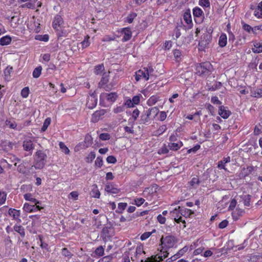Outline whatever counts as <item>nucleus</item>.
I'll list each match as a JSON object with an SVG mask.
<instances>
[{
    "instance_id": "nucleus-27",
    "label": "nucleus",
    "mask_w": 262,
    "mask_h": 262,
    "mask_svg": "<svg viewBox=\"0 0 262 262\" xmlns=\"http://www.w3.org/2000/svg\"><path fill=\"white\" fill-rule=\"evenodd\" d=\"M13 228L14 231L18 233L22 237L25 236V229L21 226L15 225Z\"/></svg>"
},
{
    "instance_id": "nucleus-57",
    "label": "nucleus",
    "mask_w": 262,
    "mask_h": 262,
    "mask_svg": "<svg viewBox=\"0 0 262 262\" xmlns=\"http://www.w3.org/2000/svg\"><path fill=\"white\" fill-rule=\"evenodd\" d=\"M199 4L201 6L207 8L210 7V2L209 0H200Z\"/></svg>"
},
{
    "instance_id": "nucleus-56",
    "label": "nucleus",
    "mask_w": 262,
    "mask_h": 262,
    "mask_svg": "<svg viewBox=\"0 0 262 262\" xmlns=\"http://www.w3.org/2000/svg\"><path fill=\"white\" fill-rule=\"evenodd\" d=\"M174 34L173 35V36H174L175 37H173V39H177L181 35L180 30L178 26H177L176 27L175 29L174 30Z\"/></svg>"
},
{
    "instance_id": "nucleus-53",
    "label": "nucleus",
    "mask_w": 262,
    "mask_h": 262,
    "mask_svg": "<svg viewBox=\"0 0 262 262\" xmlns=\"http://www.w3.org/2000/svg\"><path fill=\"white\" fill-rule=\"evenodd\" d=\"M106 161L108 163L115 164L117 162V159L113 156H109L106 158Z\"/></svg>"
},
{
    "instance_id": "nucleus-17",
    "label": "nucleus",
    "mask_w": 262,
    "mask_h": 262,
    "mask_svg": "<svg viewBox=\"0 0 262 262\" xmlns=\"http://www.w3.org/2000/svg\"><path fill=\"white\" fill-rule=\"evenodd\" d=\"M108 76L105 74L104 73L103 74V76L100 80V81L98 83V87L99 88H103L104 87L108 84Z\"/></svg>"
},
{
    "instance_id": "nucleus-18",
    "label": "nucleus",
    "mask_w": 262,
    "mask_h": 262,
    "mask_svg": "<svg viewBox=\"0 0 262 262\" xmlns=\"http://www.w3.org/2000/svg\"><path fill=\"white\" fill-rule=\"evenodd\" d=\"M227 40L226 35L224 33L221 34L219 40V46L222 48L225 47L227 44Z\"/></svg>"
},
{
    "instance_id": "nucleus-34",
    "label": "nucleus",
    "mask_w": 262,
    "mask_h": 262,
    "mask_svg": "<svg viewBox=\"0 0 262 262\" xmlns=\"http://www.w3.org/2000/svg\"><path fill=\"white\" fill-rule=\"evenodd\" d=\"M203 11L200 8L196 7L193 9V14L194 17H200L203 14Z\"/></svg>"
},
{
    "instance_id": "nucleus-24",
    "label": "nucleus",
    "mask_w": 262,
    "mask_h": 262,
    "mask_svg": "<svg viewBox=\"0 0 262 262\" xmlns=\"http://www.w3.org/2000/svg\"><path fill=\"white\" fill-rule=\"evenodd\" d=\"M93 188L91 192V195L92 197L95 198H99L100 193L98 189L97 186L96 185H93Z\"/></svg>"
},
{
    "instance_id": "nucleus-30",
    "label": "nucleus",
    "mask_w": 262,
    "mask_h": 262,
    "mask_svg": "<svg viewBox=\"0 0 262 262\" xmlns=\"http://www.w3.org/2000/svg\"><path fill=\"white\" fill-rule=\"evenodd\" d=\"M189 183L191 186L196 188L197 186L200 184V181H199L198 177H194L191 180Z\"/></svg>"
},
{
    "instance_id": "nucleus-19",
    "label": "nucleus",
    "mask_w": 262,
    "mask_h": 262,
    "mask_svg": "<svg viewBox=\"0 0 262 262\" xmlns=\"http://www.w3.org/2000/svg\"><path fill=\"white\" fill-rule=\"evenodd\" d=\"M24 198L26 200L29 201L33 203H34L35 205L40 204L41 203L37 201L36 199L32 197V195L31 193H26L24 195Z\"/></svg>"
},
{
    "instance_id": "nucleus-46",
    "label": "nucleus",
    "mask_w": 262,
    "mask_h": 262,
    "mask_svg": "<svg viewBox=\"0 0 262 262\" xmlns=\"http://www.w3.org/2000/svg\"><path fill=\"white\" fill-rule=\"evenodd\" d=\"M29 91L28 87L24 88L21 91V96L23 98H27L29 95Z\"/></svg>"
},
{
    "instance_id": "nucleus-51",
    "label": "nucleus",
    "mask_w": 262,
    "mask_h": 262,
    "mask_svg": "<svg viewBox=\"0 0 262 262\" xmlns=\"http://www.w3.org/2000/svg\"><path fill=\"white\" fill-rule=\"evenodd\" d=\"M100 140L105 141L110 139V135L108 133H102L99 135Z\"/></svg>"
},
{
    "instance_id": "nucleus-64",
    "label": "nucleus",
    "mask_w": 262,
    "mask_h": 262,
    "mask_svg": "<svg viewBox=\"0 0 262 262\" xmlns=\"http://www.w3.org/2000/svg\"><path fill=\"white\" fill-rule=\"evenodd\" d=\"M6 124L10 128H13V129L15 128L17 126L16 124L14 122H11L10 121H9V120L6 121Z\"/></svg>"
},
{
    "instance_id": "nucleus-11",
    "label": "nucleus",
    "mask_w": 262,
    "mask_h": 262,
    "mask_svg": "<svg viewBox=\"0 0 262 262\" xmlns=\"http://www.w3.org/2000/svg\"><path fill=\"white\" fill-rule=\"evenodd\" d=\"M23 146L25 150L29 151L30 152V154H32V151L34 148V145L31 140H25L23 142Z\"/></svg>"
},
{
    "instance_id": "nucleus-62",
    "label": "nucleus",
    "mask_w": 262,
    "mask_h": 262,
    "mask_svg": "<svg viewBox=\"0 0 262 262\" xmlns=\"http://www.w3.org/2000/svg\"><path fill=\"white\" fill-rule=\"evenodd\" d=\"M136 16L137 15L135 13L129 14L127 17V22L129 23H132Z\"/></svg>"
},
{
    "instance_id": "nucleus-7",
    "label": "nucleus",
    "mask_w": 262,
    "mask_h": 262,
    "mask_svg": "<svg viewBox=\"0 0 262 262\" xmlns=\"http://www.w3.org/2000/svg\"><path fill=\"white\" fill-rule=\"evenodd\" d=\"M105 191L108 193L117 194L120 192V189L116 187L113 183H108L105 186Z\"/></svg>"
},
{
    "instance_id": "nucleus-14",
    "label": "nucleus",
    "mask_w": 262,
    "mask_h": 262,
    "mask_svg": "<svg viewBox=\"0 0 262 262\" xmlns=\"http://www.w3.org/2000/svg\"><path fill=\"white\" fill-rule=\"evenodd\" d=\"M13 143L6 140L2 141L1 143V147H2L4 151H8L12 149Z\"/></svg>"
},
{
    "instance_id": "nucleus-15",
    "label": "nucleus",
    "mask_w": 262,
    "mask_h": 262,
    "mask_svg": "<svg viewBox=\"0 0 262 262\" xmlns=\"http://www.w3.org/2000/svg\"><path fill=\"white\" fill-rule=\"evenodd\" d=\"M62 23L63 19L61 16L59 15H56L54 17L52 26L54 29H57V27H60Z\"/></svg>"
},
{
    "instance_id": "nucleus-44",
    "label": "nucleus",
    "mask_w": 262,
    "mask_h": 262,
    "mask_svg": "<svg viewBox=\"0 0 262 262\" xmlns=\"http://www.w3.org/2000/svg\"><path fill=\"white\" fill-rule=\"evenodd\" d=\"M95 253L100 256H102L104 253V249L102 246H99L95 251Z\"/></svg>"
},
{
    "instance_id": "nucleus-2",
    "label": "nucleus",
    "mask_w": 262,
    "mask_h": 262,
    "mask_svg": "<svg viewBox=\"0 0 262 262\" xmlns=\"http://www.w3.org/2000/svg\"><path fill=\"white\" fill-rule=\"evenodd\" d=\"M35 155L36 158L35 159V165L34 167L35 169H42L46 164V159L47 158V155L44 151L39 150L36 152Z\"/></svg>"
},
{
    "instance_id": "nucleus-33",
    "label": "nucleus",
    "mask_w": 262,
    "mask_h": 262,
    "mask_svg": "<svg viewBox=\"0 0 262 262\" xmlns=\"http://www.w3.org/2000/svg\"><path fill=\"white\" fill-rule=\"evenodd\" d=\"M182 142H180V143H169L168 145L170 149L173 150H177L182 146Z\"/></svg>"
},
{
    "instance_id": "nucleus-41",
    "label": "nucleus",
    "mask_w": 262,
    "mask_h": 262,
    "mask_svg": "<svg viewBox=\"0 0 262 262\" xmlns=\"http://www.w3.org/2000/svg\"><path fill=\"white\" fill-rule=\"evenodd\" d=\"M110 228L107 227H103L101 234V236L103 239L109 236V229Z\"/></svg>"
},
{
    "instance_id": "nucleus-13",
    "label": "nucleus",
    "mask_w": 262,
    "mask_h": 262,
    "mask_svg": "<svg viewBox=\"0 0 262 262\" xmlns=\"http://www.w3.org/2000/svg\"><path fill=\"white\" fill-rule=\"evenodd\" d=\"M122 33L124 34L122 38L123 41H126L129 40L132 37V31L129 28H123L122 30Z\"/></svg>"
},
{
    "instance_id": "nucleus-4",
    "label": "nucleus",
    "mask_w": 262,
    "mask_h": 262,
    "mask_svg": "<svg viewBox=\"0 0 262 262\" xmlns=\"http://www.w3.org/2000/svg\"><path fill=\"white\" fill-rule=\"evenodd\" d=\"M160 242L161 245L162 246V249L165 248L166 249L171 248L175 244L174 237L171 235L167 236L165 238L162 236Z\"/></svg>"
},
{
    "instance_id": "nucleus-20",
    "label": "nucleus",
    "mask_w": 262,
    "mask_h": 262,
    "mask_svg": "<svg viewBox=\"0 0 262 262\" xmlns=\"http://www.w3.org/2000/svg\"><path fill=\"white\" fill-rule=\"evenodd\" d=\"M11 37L8 35L2 37L0 39V45L5 46L9 45L11 42Z\"/></svg>"
},
{
    "instance_id": "nucleus-43",
    "label": "nucleus",
    "mask_w": 262,
    "mask_h": 262,
    "mask_svg": "<svg viewBox=\"0 0 262 262\" xmlns=\"http://www.w3.org/2000/svg\"><path fill=\"white\" fill-rule=\"evenodd\" d=\"M51 123V119L47 118L44 121L43 126L41 128V131L45 132L47 129L48 127Z\"/></svg>"
},
{
    "instance_id": "nucleus-38",
    "label": "nucleus",
    "mask_w": 262,
    "mask_h": 262,
    "mask_svg": "<svg viewBox=\"0 0 262 262\" xmlns=\"http://www.w3.org/2000/svg\"><path fill=\"white\" fill-rule=\"evenodd\" d=\"M127 206L126 203H120L118 204V209L116 211L118 213H122Z\"/></svg>"
},
{
    "instance_id": "nucleus-58",
    "label": "nucleus",
    "mask_w": 262,
    "mask_h": 262,
    "mask_svg": "<svg viewBox=\"0 0 262 262\" xmlns=\"http://www.w3.org/2000/svg\"><path fill=\"white\" fill-rule=\"evenodd\" d=\"M236 204H237L236 200L234 199H232L230 202V205L228 208L229 210H233L235 208Z\"/></svg>"
},
{
    "instance_id": "nucleus-31",
    "label": "nucleus",
    "mask_w": 262,
    "mask_h": 262,
    "mask_svg": "<svg viewBox=\"0 0 262 262\" xmlns=\"http://www.w3.org/2000/svg\"><path fill=\"white\" fill-rule=\"evenodd\" d=\"M62 255L70 259L73 256V254L67 248H64L61 250Z\"/></svg>"
},
{
    "instance_id": "nucleus-55",
    "label": "nucleus",
    "mask_w": 262,
    "mask_h": 262,
    "mask_svg": "<svg viewBox=\"0 0 262 262\" xmlns=\"http://www.w3.org/2000/svg\"><path fill=\"white\" fill-rule=\"evenodd\" d=\"M7 194L5 192H2L0 194V204H4L6 200Z\"/></svg>"
},
{
    "instance_id": "nucleus-10",
    "label": "nucleus",
    "mask_w": 262,
    "mask_h": 262,
    "mask_svg": "<svg viewBox=\"0 0 262 262\" xmlns=\"http://www.w3.org/2000/svg\"><path fill=\"white\" fill-rule=\"evenodd\" d=\"M43 207L39 206L37 205H30L28 203H25L24 205V210L28 212H34L37 210H40Z\"/></svg>"
},
{
    "instance_id": "nucleus-49",
    "label": "nucleus",
    "mask_w": 262,
    "mask_h": 262,
    "mask_svg": "<svg viewBox=\"0 0 262 262\" xmlns=\"http://www.w3.org/2000/svg\"><path fill=\"white\" fill-rule=\"evenodd\" d=\"M95 157H96V155H95V152L91 151L89 154L88 156L86 158L87 162H90V163L92 162L93 161V160L95 158Z\"/></svg>"
},
{
    "instance_id": "nucleus-25",
    "label": "nucleus",
    "mask_w": 262,
    "mask_h": 262,
    "mask_svg": "<svg viewBox=\"0 0 262 262\" xmlns=\"http://www.w3.org/2000/svg\"><path fill=\"white\" fill-rule=\"evenodd\" d=\"M230 161V158L229 157L227 158H224L222 160L219 162L217 167L220 169H226L225 168V164L228 162H229Z\"/></svg>"
},
{
    "instance_id": "nucleus-8",
    "label": "nucleus",
    "mask_w": 262,
    "mask_h": 262,
    "mask_svg": "<svg viewBox=\"0 0 262 262\" xmlns=\"http://www.w3.org/2000/svg\"><path fill=\"white\" fill-rule=\"evenodd\" d=\"M97 98H96L95 94L93 93L88 98L86 106L90 109L94 108L97 105Z\"/></svg>"
},
{
    "instance_id": "nucleus-35",
    "label": "nucleus",
    "mask_w": 262,
    "mask_h": 262,
    "mask_svg": "<svg viewBox=\"0 0 262 262\" xmlns=\"http://www.w3.org/2000/svg\"><path fill=\"white\" fill-rule=\"evenodd\" d=\"M9 213L10 215H12L14 219H16L20 215L19 211L15 209H9Z\"/></svg>"
},
{
    "instance_id": "nucleus-50",
    "label": "nucleus",
    "mask_w": 262,
    "mask_h": 262,
    "mask_svg": "<svg viewBox=\"0 0 262 262\" xmlns=\"http://www.w3.org/2000/svg\"><path fill=\"white\" fill-rule=\"evenodd\" d=\"M95 164L98 167H101L103 165L102 158L101 157H98L95 162Z\"/></svg>"
},
{
    "instance_id": "nucleus-12",
    "label": "nucleus",
    "mask_w": 262,
    "mask_h": 262,
    "mask_svg": "<svg viewBox=\"0 0 262 262\" xmlns=\"http://www.w3.org/2000/svg\"><path fill=\"white\" fill-rule=\"evenodd\" d=\"M219 115L224 119H227L231 115V112L226 109L224 106H220L219 110Z\"/></svg>"
},
{
    "instance_id": "nucleus-59",
    "label": "nucleus",
    "mask_w": 262,
    "mask_h": 262,
    "mask_svg": "<svg viewBox=\"0 0 262 262\" xmlns=\"http://www.w3.org/2000/svg\"><path fill=\"white\" fill-rule=\"evenodd\" d=\"M254 14L257 18H260L262 16V10L256 7L254 10Z\"/></svg>"
},
{
    "instance_id": "nucleus-1",
    "label": "nucleus",
    "mask_w": 262,
    "mask_h": 262,
    "mask_svg": "<svg viewBox=\"0 0 262 262\" xmlns=\"http://www.w3.org/2000/svg\"><path fill=\"white\" fill-rule=\"evenodd\" d=\"M212 69V66L209 62H205L196 66V74L201 76H206L210 75Z\"/></svg>"
},
{
    "instance_id": "nucleus-48",
    "label": "nucleus",
    "mask_w": 262,
    "mask_h": 262,
    "mask_svg": "<svg viewBox=\"0 0 262 262\" xmlns=\"http://www.w3.org/2000/svg\"><path fill=\"white\" fill-rule=\"evenodd\" d=\"M145 73L146 74L147 76L149 77V76L152 75V73L154 72V69L151 66H148L146 68H144Z\"/></svg>"
},
{
    "instance_id": "nucleus-5",
    "label": "nucleus",
    "mask_w": 262,
    "mask_h": 262,
    "mask_svg": "<svg viewBox=\"0 0 262 262\" xmlns=\"http://www.w3.org/2000/svg\"><path fill=\"white\" fill-rule=\"evenodd\" d=\"M84 144H79V145H77L75 148V150H78L80 148H84L89 147L91 146L93 143V138L91 137V136L89 134H87L84 139Z\"/></svg>"
},
{
    "instance_id": "nucleus-36",
    "label": "nucleus",
    "mask_w": 262,
    "mask_h": 262,
    "mask_svg": "<svg viewBox=\"0 0 262 262\" xmlns=\"http://www.w3.org/2000/svg\"><path fill=\"white\" fill-rule=\"evenodd\" d=\"M42 68L41 66H39L36 68L33 72V76L34 78H37L39 77L41 74Z\"/></svg>"
},
{
    "instance_id": "nucleus-32",
    "label": "nucleus",
    "mask_w": 262,
    "mask_h": 262,
    "mask_svg": "<svg viewBox=\"0 0 262 262\" xmlns=\"http://www.w3.org/2000/svg\"><path fill=\"white\" fill-rule=\"evenodd\" d=\"M106 95H107V100L110 102H114L118 96L116 93L115 92L106 94Z\"/></svg>"
},
{
    "instance_id": "nucleus-63",
    "label": "nucleus",
    "mask_w": 262,
    "mask_h": 262,
    "mask_svg": "<svg viewBox=\"0 0 262 262\" xmlns=\"http://www.w3.org/2000/svg\"><path fill=\"white\" fill-rule=\"evenodd\" d=\"M136 205L138 206H141L145 202V200L143 198H137L135 200Z\"/></svg>"
},
{
    "instance_id": "nucleus-3",
    "label": "nucleus",
    "mask_w": 262,
    "mask_h": 262,
    "mask_svg": "<svg viewBox=\"0 0 262 262\" xmlns=\"http://www.w3.org/2000/svg\"><path fill=\"white\" fill-rule=\"evenodd\" d=\"M211 32H207L204 34L201 37V40L199 43V49L201 51L204 50L206 48L210 47V44L212 40Z\"/></svg>"
},
{
    "instance_id": "nucleus-61",
    "label": "nucleus",
    "mask_w": 262,
    "mask_h": 262,
    "mask_svg": "<svg viewBox=\"0 0 262 262\" xmlns=\"http://www.w3.org/2000/svg\"><path fill=\"white\" fill-rule=\"evenodd\" d=\"M222 83L221 82H216L212 86V88L210 89V90H212L213 91H215L217 89H220L222 86Z\"/></svg>"
},
{
    "instance_id": "nucleus-52",
    "label": "nucleus",
    "mask_w": 262,
    "mask_h": 262,
    "mask_svg": "<svg viewBox=\"0 0 262 262\" xmlns=\"http://www.w3.org/2000/svg\"><path fill=\"white\" fill-rule=\"evenodd\" d=\"M112 258L113 257L112 255H107L99 259L98 262H110L112 260Z\"/></svg>"
},
{
    "instance_id": "nucleus-16",
    "label": "nucleus",
    "mask_w": 262,
    "mask_h": 262,
    "mask_svg": "<svg viewBox=\"0 0 262 262\" xmlns=\"http://www.w3.org/2000/svg\"><path fill=\"white\" fill-rule=\"evenodd\" d=\"M141 77L144 78L146 80H148V76H147L145 72L143 70H139L136 72L135 79L137 81H138L141 79Z\"/></svg>"
},
{
    "instance_id": "nucleus-21",
    "label": "nucleus",
    "mask_w": 262,
    "mask_h": 262,
    "mask_svg": "<svg viewBox=\"0 0 262 262\" xmlns=\"http://www.w3.org/2000/svg\"><path fill=\"white\" fill-rule=\"evenodd\" d=\"M245 206H249L250 205V200L251 196L249 194L244 195L240 196Z\"/></svg>"
},
{
    "instance_id": "nucleus-45",
    "label": "nucleus",
    "mask_w": 262,
    "mask_h": 262,
    "mask_svg": "<svg viewBox=\"0 0 262 262\" xmlns=\"http://www.w3.org/2000/svg\"><path fill=\"white\" fill-rule=\"evenodd\" d=\"M188 250V247L186 246L184 247L181 250H180L178 253L175 254L176 256L177 257V258L182 256Z\"/></svg>"
},
{
    "instance_id": "nucleus-54",
    "label": "nucleus",
    "mask_w": 262,
    "mask_h": 262,
    "mask_svg": "<svg viewBox=\"0 0 262 262\" xmlns=\"http://www.w3.org/2000/svg\"><path fill=\"white\" fill-rule=\"evenodd\" d=\"M89 37L88 36H85L84 40L81 42L83 48H86L89 46Z\"/></svg>"
},
{
    "instance_id": "nucleus-47",
    "label": "nucleus",
    "mask_w": 262,
    "mask_h": 262,
    "mask_svg": "<svg viewBox=\"0 0 262 262\" xmlns=\"http://www.w3.org/2000/svg\"><path fill=\"white\" fill-rule=\"evenodd\" d=\"M253 96L256 98L262 97V88L257 89L253 93Z\"/></svg>"
},
{
    "instance_id": "nucleus-22",
    "label": "nucleus",
    "mask_w": 262,
    "mask_h": 262,
    "mask_svg": "<svg viewBox=\"0 0 262 262\" xmlns=\"http://www.w3.org/2000/svg\"><path fill=\"white\" fill-rule=\"evenodd\" d=\"M183 18L187 24H190L192 23L191 15L190 14V11L189 9L185 12L183 15Z\"/></svg>"
},
{
    "instance_id": "nucleus-29",
    "label": "nucleus",
    "mask_w": 262,
    "mask_h": 262,
    "mask_svg": "<svg viewBox=\"0 0 262 262\" xmlns=\"http://www.w3.org/2000/svg\"><path fill=\"white\" fill-rule=\"evenodd\" d=\"M159 100V97L158 96H152L147 101V104L149 106L154 105Z\"/></svg>"
},
{
    "instance_id": "nucleus-28",
    "label": "nucleus",
    "mask_w": 262,
    "mask_h": 262,
    "mask_svg": "<svg viewBox=\"0 0 262 262\" xmlns=\"http://www.w3.org/2000/svg\"><path fill=\"white\" fill-rule=\"evenodd\" d=\"M104 71V67L103 64H98L95 67L94 73L96 75L101 74Z\"/></svg>"
},
{
    "instance_id": "nucleus-40",
    "label": "nucleus",
    "mask_w": 262,
    "mask_h": 262,
    "mask_svg": "<svg viewBox=\"0 0 262 262\" xmlns=\"http://www.w3.org/2000/svg\"><path fill=\"white\" fill-rule=\"evenodd\" d=\"M59 146L60 148L61 149L62 151L64 152L65 154H69L70 152L69 149L66 146L64 143L60 142L59 143Z\"/></svg>"
},
{
    "instance_id": "nucleus-26",
    "label": "nucleus",
    "mask_w": 262,
    "mask_h": 262,
    "mask_svg": "<svg viewBox=\"0 0 262 262\" xmlns=\"http://www.w3.org/2000/svg\"><path fill=\"white\" fill-rule=\"evenodd\" d=\"M254 48L252 49V52L255 53H262V44L256 42L254 44Z\"/></svg>"
},
{
    "instance_id": "nucleus-23",
    "label": "nucleus",
    "mask_w": 262,
    "mask_h": 262,
    "mask_svg": "<svg viewBox=\"0 0 262 262\" xmlns=\"http://www.w3.org/2000/svg\"><path fill=\"white\" fill-rule=\"evenodd\" d=\"M117 82V81L116 79L114 78L111 82H110L104 87V90L106 91H111L116 85Z\"/></svg>"
},
{
    "instance_id": "nucleus-37",
    "label": "nucleus",
    "mask_w": 262,
    "mask_h": 262,
    "mask_svg": "<svg viewBox=\"0 0 262 262\" xmlns=\"http://www.w3.org/2000/svg\"><path fill=\"white\" fill-rule=\"evenodd\" d=\"M35 39L40 41H47L49 40V35L47 34H45L43 35H37L35 36Z\"/></svg>"
},
{
    "instance_id": "nucleus-6",
    "label": "nucleus",
    "mask_w": 262,
    "mask_h": 262,
    "mask_svg": "<svg viewBox=\"0 0 262 262\" xmlns=\"http://www.w3.org/2000/svg\"><path fill=\"white\" fill-rule=\"evenodd\" d=\"M170 213L178 214V213H180L181 215L184 216H188L194 213V212L190 209L184 208L181 209L180 206L178 207V209L176 208L172 212Z\"/></svg>"
},
{
    "instance_id": "nucleus-60",
    "label": "nucleus",
    "mask_w": 262,
    "mask_h": 262,
    "mask_svg": "<svg viewBox=\"0 0 262 262\" xmlns=\"http://www.w3.org/2000/svg\"><path fill=\"white\" fill-rule=\"evenodd\" d=\"M151 234H152V232H144L140 236L141 240H142V241L145 240L146 239L148 238L151 235Z\"/></svg>"
},
{
    "instance_id": "nucleus-39",
    "label": "nucleus",
    "mask_w": 262,
    "mask_h": 262,
    "mask_svg": "<svg viewBox=\"0 0 262 262\" xmlns=\"http://www.w3.org/2000/svg\"><path fill=\"white\" fill-rule=\"evenodd\" d=\"M242 24L243 25V29L247 31L248 33H250V32H253L254 33V27L252 28L250 25L245 23L244 22L242 21Z\"/></svg>"
},
{
    "instance_id": "nucleus-42",
    "label": "nucleus",
    "mask_w": 262,
    "mask_h": 262,
    "mask_svg": "<svg viewBox=\"0 0 262 262\" xmlns=\"http://www.w3.org/2000/svg\"><path fill=\"white\" fill-rule=\"evenodd\" d=\"M244 212V210L242 209H237L235 212L232 213L233 219L235 220L237 219V216L242 215Z\"/></svg>"
},
{
    "instance_id": "nucleus-9",
    "label": "nucleus",
    "mask_w": 262,
    "mask_h": 262,
    "mask_svg": "<svg viewBox=\"0 0 262 262\" xmlns=\"http://www.w3.org/2000/svg\"><path fill=\"white\" fill-rule=\"evenodd\" d=\"M105 110H101L96 111L92 116L91 120L93 122H97L102 118V116L106 113Z\"/></svg>"
}]
</instances>
